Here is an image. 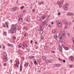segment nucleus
<instances>
[{
  "label": "nucleus",
  "mask_w": 74,
  "mask_h": 74,
  "mask_svg": "<svg viewBox=\"0 0 74 74\" xmlns=\"http://www.w3.org/2000/svg\"><path fill=\"white\" fill-rule=\"evenodd\" d=\"M51 52H52V53H55V51H51Z\"/></svg>",
  "instance_id": "obj_47"
},
{
  "label": "nucleus",
  "mask_w": 74,
  "mask_h": 74,
  "mask_svg": "<svg viewBox=\"0 0 74 74\" xmlns=\"http://www.w3.org/2000/svg\"><path fill=\"white\" fill-rule=\"evenodd\" d=\"M25 48H27V45H26L25 46Z\"/></svg>",
  "instance_id": "obj_46"
},
{
  "label": "nucleus",
  "mask_w": 74,
  "mask_h": 74,
  "mask_svg": "<svg viewBox=\"0 0 74 74\" xmlns=\"http://www.w3.org/2000/svg\"><path fill=\"white\" fill-rule=\"evenodd\" d=\"M42 23H43V25H45L46 24V23H45V22H42Z\"/></svg>",
  "instance_id": "obj_39"
},
{
  "label": "nucleus",
  "mask_w": 74,
  "mask_h": 74,
  "mask_svg": "<svg viewBox=\"0 0 74 74\" xmlns=\"http://www.w3.org/2000/svg\"><path fill=\"white\" fill-rule=\"evenodd\" d=\"M40 34H42L43 33V30H40Z\"/></svg>",
  "instance_id": "obj_15"
},
{
  "label": "nucleus",
  "mask_w": 74,
  "mask_h": 74,
  "mask_svg": "<svg viewBox=\"0 0 74 74\" xmlns=\"http://www.w3.org/2000/svg\"><path fill=\"white\" fill-rule=\"evenodd\" d=\"M8 46H9L10 47H11V45H10V44H8Z\"/></svg>",
  "instance_id": "obj_53"
},
{
  "label": "nucleus",
  "mask_w": 74,
  "mask_h": 74,
  "mask_svg": "<svg viewBox=\"0 0 74 74\" xmlns=\"http://www.w3.org/2000/svg\"><path fill=\"white\" fill-rule=\"evenodd\" d=\"M62 48H64V45L62 44L61 45H60L59 46V51L62 53H63V52H62V50H63Z\"/></svg>",
  "instance_id": "obj_1"
},
{
  "label": "nucleus",
  "mask_w": 74,
  "mask_h": 74,
  "mask_svg": "<svg viewBox=\"0 0 74 74\" xmlns=\"http://www.w3.org/2000/svg\"><path fill=\"white\" fill-rule=\"evenodd\" d=\"M55 32H56V30L55 29H53V30L52 33H55Z\"/></svg>",
  "instance_id": "obj_30"
},
{
  "label": "nucleus",
  "mask_w": 74,
  "mask_h": 74,
  "mask_svg": "<svg viewBox=\"0 0 74 74\" xmlns=\"http://www.w3.org/2000/svg\"><path fill=\"white\" fill-rule=\"evenodd\" d=\"M48 19H47V20H46L45 21V22L46 23H47V22H48Z\"/></svg>",
  "instance_id": "obj_38"
},
{
  "label": "nucleus",
  "mask_w": 74,
  "mask_h": 74,
  "mask_svg": "<svg viewBox=\"0 0 74 74\" xmlns=\"http://www.w3.org/2000/svg\"><path fill=\"white\" fill-rule=\"evenodd\" d=\"M38 46H37L36 47V48H35V49H38L39 48Z\"/></svg>",
  "instance_id": "obj_41"
},
{
  "label": "nucleus",
  "mask_w": 74,
  "mask_h": 74,
  "mask_svg": "<svg viewBox=\"0 0 74 74\" xmlns=\"http://www.w3.org/2000/svg\"><path fill=\"white\" fill-rule=\"evenodd\" d=\"M17 10V7H14L12 9V11H15Z\"/></svg>",
  "instance_id": "obj_5"
},
{
  "label": "nucleus",
  "mask_w": 74,
  "mask_h": 74,
  "mask_svg": "<svg viewBox=\"0 0 74 74\" xmlns=\"http://www.w3.org/2000/svg\"><path fill=\"white\" fill-rule=\"evenodd\" d=\"M16 30V29H14V27H12L10 29V31L13 34L14 33L15 31Z\"/></svg>",
  "instance_id": "obj_4"
},
{
  "label": "nucleus",
  "mask_w": 74,
  "mask_h": 74,
  "mask_svg": "<svg viewBox=\"0 0 74 74\" xmlns=\"http://www.w3.org/2000/svg\"><path fill=\"white\" fill-rule=\"evenodd\" d=\"M34 57H35V56H31V57H30V59H32L34 58Z\"/></svg>",
  "instance_id": "obj_27"
},
{
  "label": "nucleus",
  "mask_w": 74,
  "mask_h": 74,
  "mask_svg": "<svg viewBox=\"0 0 74 74\" xmlns=\"http://www.w3.org/2000/svg\"><path fill=\"white\" fill-rule=\"evenodd\" d=\"M16 64H15L16 66V67H18V65H19V62H16Z\"/></svg>",
  "instance_id": "obj_11"
},
{
  "label": "nucleus",
  "mask_w": 74,
  "mask_h": 74,
  "mask_svg": "<svg viewBox=\"0 0 74 74\" xmlns=\"http://www.w3.org/2000/svg\"><path fill=\"white\" fill-rule=\"evenodd\" d=\"M12 27H13L14 29H16V27H17V25H14V24H13L12 25Z\"/></svg>",
  "instance_id": "obj_7"
},
{
  "label": "nucleus",
  "mask_w": 74,
  "mask_h": 74,
  "mask_svg": "<svg viewBox=\"0 0 74 74\" xmlns=\"http://www.w3.org/2000/svg\"><path fill=\"white\" fill-rule=\"evenodd\" d=\"M23 8H24V6H22L20 8L21 10H22Z\"/></svg>",
  "instance_id": "obj_37"
},
{
  "label": "nucleus",
  "mask_w": 74,
  "mask_h": 74,
  "mask_svg": "<svg viewBox=\"0 0 74 74\" xmlns=\"http://www.w3.org/2000/svg\"><path fill=\"white\" fill-rule=\"evenodd\" d=\"M19 55L20 57H21V55H22L21 54V53H19Z\"/></svg>",
  "instance_id": "obj_58"
},
{
  "label": "nucleus",
  "mask_w": 74,
  "mask_h": 74,
  "mask_svg": "<svg viewBox=\"0 0 74 74\" xmlns=\"http://www.w3.org/2000/svg\"><path fill=\"white\" fill-rule=\"evenodd\" d=\"M38 64H40V61L38 62Z\"/></svg>",
  "instance_id": "obj_62"
},
{
  "label": "nucleus",
  "mask_w": 74,
  "mask_h": 74,
  "mask_svg": "<svg viewBox=\"0 0 74 74\" xmlns=\"http://www.w3.org/2000/svg\"><path fill=\"white\" fill-rule=\"evenodd\" d=\"M62 61H63V63H65L66 62V60H64Z\"/></svg>",
  "instance_id": "obj_50"
},
{
  "label": "nucleus",
  "mask_w": 74,
  "mask_h": 74,
  "mask_svg": "<svg viewBox=\"0 0 74 74\" xmlns=\"http://www.w3.org/2000/svg\"><path fill=\"white\" fill-rule=\"evenodd\" d=\"M69 25H71V24H71V23H69Z\"/></svg>",
  "instance_id": "obj_59"
},
{
  "label": "nucleus",
  "mask_w": 74,
  "mask_h": 74,
  "mask_svg": "<svg viewBox=\"0 0 74 74\" xmlns=\"http://www.w3.org/2000/svg\"><path fill=\"white\" fill-rule=\"evenodd\" d=\"M45 18V16H42V19H44Z\"/></svg>",
  "instance_id": "obj_40"
},
{
  "label": "nucleus",
  "mask_w": 74,
  "mask_h": 74,
  "mask_svg": "<svg viewBox=\"0 0 74 74\" xmlns=\"http://www.w3.org/2000/svg\"><path fill=\"white\" fill-rule=\"evenodd\" d=\"M70 34V33H67V35L69 37V36H70V35H69Z\"/></svg>",
  "instance_id": "obj_55"
},
{
  "label": "nucleus",
  "mask_w": 74,
  "mask_h": 74,
  "mask_svg": "<svg viewBox=\"0 0 74 74\" xmlns=\"http://www.w3.org/2000/svg\"><path fill=\"white\" fill-rule=\"evenodd\" d=\"M65 28H66V29L67 28V26H66L65 27Z\"/></svg>",
  "instance_id": "obj_61"
},
{
  "label": "nucleus",
  "mask_w": 74,
  "mask_h": 74,
  "mask_svg": "<svg viewBox=\"0 0 74 74\" xmlns=\"http://www.w3.org/2000/svg\"><path fill=\"white\" fill-rule=\"evenodd\" d=\"M4 56H5V57H7V53H6L5 52L4 53Z\"/></svg>",
  "instance_id": "obj_21"
},
{
  "label": "nucleus",
  "mask_w": 74,
  "mask_h": 74,
  "mask_svg": "<svg viewBox=\"0 0 74 74\" xmlns=\"http://www.w3.org/2000/svg\"><path fill=\"white\" fill-rule=\"evenodd\" d=\"M3 27H5V24H3Z\"/></svg>",
  "instance_id": "obj_44"
},
{
  "label": "nucleus",
  "mask_w": 74,
  "mask_h": 74,
  "mask_svg": "<svg viewBox=\"0 0 74 74\" xmlns=\"http://www.w3.org/2000/svg\"><path fill=\"white\" fill-rule=\"evenodd\" d=\"M72 41H73V44H74V38H72Z\"/></svg>",
  "instance_id": "obj_35"
},
{
  "label": "nucleus",
  "mask_w": 74,
  "mask_h": 74,
  "mask_svg": "<svg viewBox=\"0 0 74 74\" xmlns=\"http://www.w3.org/2000/svg\"><path fill=\"white\" fill-rule=\"evenodd\" d=\"M57 25L58 26H59V27H60L62 25V23H61V22H58L57 23Z\"/></svg>",
  "instance_id": "obj_6"
},
{
  "label": "nucleus",
  "mask_w": 74,
  "mask_h": 74,
  "mask_svg": "<svg viewBox=\"0 0 74 74\" xmlns=\"http://www.w3.org/2000/svg\"><path fill=\"white\" fill-rule=\"evenodd\" d=\"M19 23H20V24H21V23H22V18L21 17L19 19Z\"/></svg>",
  "instance_id": "obj_9"
},
{
  "label": "nucleus",
  "mask_w": 74,
  "mask_h": 74,
  "mask_svg": "<svg viewBox=\"0 0 74 74\" xmlns=\"http://www.w3.org/2000/svg\"><path fill=\"white\" fill-rule=\"evenodd\" d=\"M43 4H44V3H43V2H40L39 3V5H41V4L42 5Z\"/></svg>",
  "instance_id": "obj_29"
},
{
  "label": "nucleus",
  "mask_w": 74,
  "mask_h": 74,
  "mask_svg": "<svg viewBox=\"0 0 74 74\" xmlns=\"http://www.w3.org/2000/svg\"><path fill=\"white\" fill-rule=\"evenodd\" d=\"M25 27H23V30H24V29H25Z\"/></svg>",
  "instance_id": "obj_49"
},
{
  "label": "nucleus",
  "mask_w": 74,
  "mask_h": 74,
  "mask_svg": "<svg viewBox=\"0 0 74 74\" xmlns=\"http://www.w3.org/2000/svg\"><path fill=\"white\" fill-rule=\"evenodd\" d=\"M58 59L61 62H63V60L61 59H60V58H58Z\"/></svg>",
  "instance_id": "obj_33"
},
{
  "label": "nucleus",
  "mask_w": 74,
  "mask_h": 74,
  "mask_svg": "<svg viewBox=\"0 0 74 74\" xmlns=\"http://www.w3.org/2000/svg\"><path fill=\"white\" fill-rule=\"evenodd\" d=\"M58 35H55L54 36V37L55 39H56V40H57L58 39Z\"/></svg>",
  "instance_id": "obj_16"
},
{
  "label": "nucleus",
  "mask_w": 74,
  "mask_h": 74,
  "mask_svg": "<svg viewBox=\"0 0 74 74\" xmlns=\"http://www.w3.org/2000/svg\"><path fill=\"white\" fill-rule=\"evenodd\" d=\"M70 67H72V65H71V64L70 65Z\"/></svg>",
  "instance_id": "obj_63"
},
{
  "label": "nucleus",
  "mask_w": 74,
  "mask_h": 74,
  "mask_svg": "<svg viewBox=\"0 0 74 74\" xmlns=\"http://www.w3.org/2000/svg\"><path fill=\"white\" fill-rule=\"evenodd\" d=\"M22 60L23 61L25 60V57H23V59H22Z\"/></svg>",
  "instance_id": "obj_52"
},
{
  "label": "nucleus",
  "mask_w": 74,
  "mask_h": 74,
  "mask_svg": "<svg viewBox=\"0 0 74 74\" xmlns=\"http://www.w3.org/2000/svg\"><path fill=\"white\" fill-rule=\"evenodd\" d=\"M6 65H7V64L6 63H5L4 64V66H5Z\"/></svg>",
  "instance_id": "obj_51"
},
{
  "label": "nucleus",
  "mask_w": 74,
  "mask_h": 74,
  "mask_svg": "<svg viewBox=\"0 0 74 74\" xmlns=\"http://www.w3.org/2000/svg\"><path fill=\"white\" fill-rule=\"evenodd\" d=\"M44 36H40V39L41 40H43V39H44Z\"/></svg>",
  "instance_id": "obj_26"
},
{
  "label": "nucleus",
  "mask_w": 74,
  "mask_h": 74,
  "mask_svg": "<svg viewBox=\"0 0 74 74\" xmlns=\"http://www.w3.org/2000/svg\"><path fill=\"white\" fill-rule=\"evenodd\" d=\"M54 66L55 67H59L60 66V64H55L54 65Z\"/></svg>",
  "instance_id": "obj_8"
},
{
  "label": "nucleus",
  "mask_w": 74,
  "mask_h": 74,
  "mask_svg": "<svg viewBox=\"0 0 74 74\" xmlns=\"http://www.w3.org/2000/svg\"><path fill=\"white\" fill-rule=\"evenodd\" d=\"M51 24L52 25H53V22H51Z\"/></svg>",
  "instance_id": "obj_64"
},
{
  "label": "nucleus",
  "mask_w": 74,
  "mask_h": 74,
  "mask_svg": "<svg viewBox=\"0 0 74 74\" xmlns=\"http://www.w3.org/2000/svg\"><path fill=\"white\" fill-rule=\"evenodd\" d=\"M18 2L19 1H18V0L17 1H16V4H18Z\"/></svg>",
  "instance_id": "obj_56"
},
{
  "label": "nucleus",
  "mask_w": 74,
  "mask_h": 74,
  "mask_svg": "<svg viewBox=\"0 0 74 74\" xmlns=\"http://www.w3.org/2000/svg\"><path fill=\"white\" fill-rule=\"evenodd\" d=\"M26 20L27 22H30V18H27Z\"/></svg>",
  "instance_id": "obj_13"
},
{
  "label": "nucleus",
  "mask_w": 74,
  "mask_h": 74,
  "mask_svg": "<svg viewBox=\"0 0 74 74\" xmlns=\"http://www.w3.org/2000/svg\"><path fill=\"white\" fill-rule=\"evenodd\" d=\"M65 36L66 34H65V32H64V31H63L62 32V37H65Z\"/></svg>",
  "instance_id": "obj_12"
},
{
  "label": "nucleus",
  "mask_w": 74,
  "mask_h": 74,
  "mask_svg": "<svg viewBox=\"0 0 74 74\" xmlns=\"http://www.w3.org/2000/svg\"><path fill=\"white\" fill-rule=\"evenodd\" d=\"M60 14H61L60 12H59L58 13V15H60Z\"/></svg>",
  "instance_id": "obj_57"
},
{
  "label": "nucleus",
  "mask_w": 74,
  "mask_h": 74,
  "mask_svg": "<svg viewBox=\"0 0 74 74\" xmlns=\"http://www.w3.org/2000/svg\"><path fill=\"white\" fill-rule=\"evenodd\" d=\"M64 48L65 50H69V48L66 47H64Z\"/></svg>",
  "instance_id": "obj_22"
},
{
  "label": "nucleus",
  "mask_w": 74,
  "mask_h": 74,
  "mask_svg": "<svg viewBox=\"0 0 74 74\" xmlns=\"http://www.w3.org/2000/svg\"><path fill=\"white\" fill-rule=\"evenodd\" d=\"M57 3H58L59 6V8H62V7L63 4V1L60 2V1H58L57 2Z\"/></svg>",
  "instance_id": "obj_2"
},
{
  "label": "nucleus",
  "mask_w": 74,
  "mask_h": 74,
  "mask_svg": "<svg viewBox=\"0 0 74 74\" xmlns=\"http://www.w3.org/2000/svg\"><path fill=\"white\" fill-rule=\"evenodd\" d=\"M34 63L35 64H37V61H34Z\"/></svg>",
  "instance_id": "obj_34"
},
{
  "label": "nucleus",
  "mask_w": 74,
  "mask_h": 74,
  "mask_svg": "<svg viewBox=\"0 0 74 74\" xmlns=\"http://www.w3.org/2000/svg\"><path fill=\"white\" fill-rule=\"evenodd\" d=\"M65 24H66V25H68V22H65Z\"/></svg>",
  "instance_id": "obj_48"
},
{
  "label": "nucleus",
  "mask_w": 74,
  "mask_h": 74,
  "mask_svg": "<svg viewBox=\"0 0 74 74\" xmlns=\"http://www.w3.org/2000/svg\"><path fill=\"white\" fill-rule=\"evenodd\" d=\"M50 62V61L49 60H45V62L46 63H49Z\"/></svg>",
  "instance_id": "obj_24"
},
{
  "label": "nucleus",
  "mask_w": 74,
  "mask_h": 74,
  "mask_svg": "<svg viewBox=\"0 0 74 74\" xmlns=\"http://www.w3.org/2000/svg\"><path fill=\"white\" fill-rule=\"evenodd\" d=\"M10 62L11 63H12V60H10Z\"/></svg>",
  "instance_id": "obj_42"
},
{
  "label": "nucleus",
  "mask_w": 74,
  "mask_h": 74,
  "mask_svg": "<svg viewBox=\"0 0 74 74\" xmlns=\"http://www.w3.org/2000/svg\"><path fill=\"white\" fill-rule=\"evenodd\" d=\"M69 6V4H67V3L65 4V5H63V8L64 10H69V8H68V7H68Z\"/></svg>",
  "instance_id": "obj_3"
},
{
  "label": "nucleus",
  "mask_w": 74,
  "mask_h": 74,
  "mask_svg": "<svg viewBox=\"0 0 74 74\" xmlns=\"http://www.w3.org/2000/svg\"><path fill=\"white\" fill-rule=\"evenodd\" d=\"M4 60L5 62H7V58H4Z\"/></svg>",
  "instance_id": "obj_32"
},
{
  "label": "nucleus",
  "mask_w": 74,
  "mask_h": 74,
  "mask_svg": "<svg viewBox=\"0 0 74 74\" xmlns=\"http://www.w3.org/2000/svg\"><path fill=\"white\" fill-rule=\"evenodd\" d=\"M33 43V40H31L30 41V44H32Z\"/></svg>",
  "instance_id": "obj_43"
},
{
  "label": "nucleus",
  "mask_w": 74,
  "mask_h": 74,
  "mask_svg": "<svg viewBox=\"0 0 74 74\" xmlns=\"http://www.w3.org/2000/svg\"><path fill=\"white\" fill-rule=\"evenodd\" d=\"M42 59L43 60H45V59H46V57L44 56L42 57Z\"/></svg>",
  "instance_id": "obj_25"
},
{
  "label": "nucleus",
  "mask_w": 74,
  "mask_h": 74,
  "mask_svg": "<svg viewBox=\"0 0 74 74\" xmlns=\"http://www.w3.org/2000/svg\"><path fill=\"white\" fill-rule=\"evenodd\" d=\"M3 34L5 36H6V35H7V34L5 33V32H4Z\"/></svg>",
  "instance_id": "obj_45"
},
{
  "label": "nucleus",
  "mask_w": 74,
  "mask_h": 74,
  "mask_svg": "<svg viewBox=\"0 0 74 74\" xmlns=\"http://www.w3.org/2000/svg\"><path fill=\"white\" fill-rule=\"evenodd\" d=\"M12 38L14 40H15L16 38V36H13Z\"/></svg>",
  "instance_id": "obj_23"
},
{
  "label": "nucleus",
  "mask_w": 74,
  "mask_h": 74,
  "mask_svg": "<svg viewBox=\"0 0 74 74\" xmlns=\"http://www.w3.org/2000/svg\"><path fill=\"white\" fill-rule=\"evenodd\" d=\"M70 60H71V61H74V57L73 56H71Z\"/></svg>",
  "instance_id": "obj_10"
},
{
  "label": "nucleus",
  "mask_w": 74,
  "mask_h": 74,
  "mask_svg": "<svg viewBox=\"0 0 74 74\" xmlns=\"http://www.w3.org/2000/svg\"><path fill=\"white\" fill-rule=\"evenodd\" d=\"M40 30H43V27L42 26V25H40Z\"/></svg>",
  "instance_id": "obj_18"
},
{
  "label": "nucleus",
  "mask_w": 74,
  "mask_h": 74,
  "mask_svg": "<svg viewBox=\"0 0 74 74\" xmlns=\"http://www.w3.org/2000/svg\"><path fill=\"white\" fill-rule=\"evenodd\" d=\"M24 66L25 67H27V66H28V64H27V63H25V64H24Z\"/></svg>",
  "instance_id": "obj_28"
},
{
  "label": "nucleus",
  "mask_w": 74,
  "mask_h": 74,
  "mask_svg": "<svg viewBox=\"0 0 74 74\" xmlns=\"http://www.w3.org/2000/svg\"><path fill=\"white\" fill-rule=\"evenodd\" d=\"M26 34H25L24 35V37H26Z\"/></svg>",
  "instance_id": "obj_60"
},
{
  "label": "nucleus",
  "mask_w": 74,
  "mask_h": 74,
  "mask_svg": "<svg viewBox=\"0 0 74 74\" xmlns=\"http://www.w3.org/2000/svg\"><path fill=\"white\" fill-rule=\"evenodd\" d=\"M74 15L73 13L69 12V16H71V15Z\"/></svg>",
  "instance_id": "obj_20"
},
{
  "label": "nucleus",
  "mask_w": 74,
  "mask_h": 74,
  "mask_svg": "<svg viewBox=\"0 0 74 74\" xmlns=\"http://www.w3.org/2000/svg\"><path fill=\"white\" fill-rule=\"evenodd\" d=\"M37 19L38 21H40V18L39 17H38L37 18Z\"/></svg>",
  "instance_id": "obj_31"
},
{
  "label": "nucleus",
  "mask_w": 74,
  "mask_h": 74,
  "mask_svg": "<svg viewBox=\"0 0 74 74\" xmlns=\"http://www.w3.org/2000/svg\"><path fill=\"white\" fill-rule=\"evenodd\" d=\"M58 38L59 39H62V36L60 35L58 36Z\"/></svg>",
  "instance_id": "obj_19"
},
{
  "label": "nucleus",
  "mask_w": 74,
  "mask_h": 74,
  "mask_svg": "<svg viewBox=\"0 0 74 74\" xmlns=\"http://www.w3.org/2000/svg\"><path fill=\"white\" fill-rule=\"evenodd\" d=\"M66 15H68L69 16H70V12L67 13H66Z\"/></svg>",
  "instance_id": "obj_36"
},
{
  "label": "nucleus",
  "mask_w": 74,
  "mask_h": 74,
  "mask_svg": "<svg viewBox=\"0 0 74 74\" xmlns=\"http://www.w3.org/2000/svg\"><path fill=\"white\" fill-rule=\"evenodd\" d=\"M36 10H35V9H33L32 10V11L33 12H35Z\"/></svg>",
  "instance_id": "obj_54"
},
{
  "label": "nucleus",
  "mask_w": 74,
  "mask_h": 74,
  "mask_svg": "<svg viewBox=\"0 0 74 74\" xmlns=\"http://www.w3.org/2000/svg\"><path fill=\"white\" fill-rule=\"evenodd\" d=\"M5 24L7 28H8V23H7V22H6Z\"/></svg>",
  "instance_id": "obj_17"
},
{
  "label": "nucleus",
  "mask_w": 74,
  "mask_h": 74,
  "mask_svg": "<svg viewBox=\"0 0 74 74\" xmlns=\"http://www.w3.org/2000/svg\"><path fill=\"white\" fill-rule=\"evenodd\" d=\"M20 71H22V65H20Z\"/></svg>",
  "instance_id": "obj_14"
}]
</instances>
